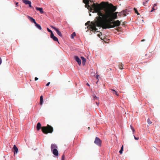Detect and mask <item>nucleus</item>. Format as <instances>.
Here are the masks:
<instances>
[{
	"label": "nucleus",
	"mask_w": 160,
	"mask_h": 160,
	"mask_svg": "<svg viewBox=\"0 0 160 160\" xmlns=\"http://www.w3.org/2000/svg\"><path fill=\"white\" fill-rule=\"evenodd\" d=\"M90 5L92 8V11H94L92 12L98 13V16L96 17L97 20L96 22L92 23V25L90 26L89 28L90 29H91L92 30H95L97 31V29L96 28V26L98 27L105 18V12L104 13L101 11L102 8V6H104L105 3L102 2L100 4L93 3L92 5L91 3Z\"/></svg>",
	"instance_id": "f257e3e1"
},
{
	"label": "nucleus",
	"mask_w": 160,
	"mask_h": 160,
	"mask_svg": "<svg viewBox=\"0 0 160 160\" xmlns=\"http://www.w3.org/2000/svg\"><path fill=\"white\" fill-rule=\"evenodd\" d=\"M117 8L116 6H114L112 4H108V5L104 10L105 12V19H110L111 21H112L113 19H115L117 18V14L118 12H114L116 10Z\"/></svg>",
	"instance_id": "f03ea898"
},
{
	"label": "nucleus",
	"mask_w": 160,
	"mask_h": 160,
	"mask_svg": "<svg viewBox=\"0 0 160 160\" xmlns=\"http://www.w3.org/2000/svg\"><path fill=\"white\" fill-rule=\"evenodd\" d=\"M114 20L113 19L111 21L110 19L109 18L104 19L98 27H99V29H100V27H102L103 29H106L119 26L120 25V22L118 20L114 21Z\"/></svg>",
	"instance_id": "7ed1b4c3"
},
{
	"label": "nucleus",
	"mask_w": 160,
	"mask_h": 160,
	"mask_svg": "<svg viewBox=\"0 0 160 160\" xmlns=\"http://www.w3.org/2000/svg\"><path fill=\"white\" fill-rule=\"evenodd\" d=\"M41 128L42 132L45 134L52 133L53 131V128L48 124L47 126L42 127Z\"/></svg>",
	"instance_id": "20e7f679"
},
{
	"label": "nucleus",
	"mask_w": 160,
	"mask_h": 160,
	"mask_svg": "<svg viewBox=\"0 0 160 160\" xmlns=\"http://www.w3.org/2000/svg\"><path fill=\"white\" fill-rule=\"evenodd\" d=\"M83 2L84 3L86 7L91 12H92V7L91 6L90 4L89 3V0H83Z\"/></svg>",
	"instance_id": "39448f33"
},
{
	"label": "nucleus",
	"mask_w": 160,
	"mask_h": 160,
	"mask_svg": "<svg viewBox=\"0 0 160 160\" xmlns=\"http://www.w3.org/2000/svg\"><path fill=\"white\" fill-rule=\"evenodd\" d=\"M94 142L97 145L100 147H101L102 144V141L98 138L97 137H96Z\"/></svg>",
	"instance_id": "423d86ee"
},
{
	"label": "nucleus",
	"mask_w": 160,
	"mask_h": 160,
	"mask_svg": "<svg viewBox=\"0 0 160 160\" xmlns=\"http://www.w3.org/2000/svg\"><path fill=\"white\" fill-rule=\"evenodd\" d=\"M51 27L54 29L56 32L57 34L60 37H62V35L61 32L59 31V29L58 28H55V27L51 26Z\"/></svg>",
	"instance_id": "0eeeda50"
},
{
	"label": "nucleus",
	"mask_w": 160,
	"mask_h": 160,
	"mask_svg": "<svg viewBox=\"0 0 160 160\" xmlns=\"http://www.w3.org/2000/svg\"><path fill=\"white\" fill-rule=\"evenodd\" d=\"M128 13H127L126 10H123L122 11L119 12L118 16L120 17H124L126 16L127 14Z\"/></svg>",
	"instance_id": "6e6552de"
},
{
	"label": "nucleus",
	"mask_w": 160,
	"mask_h": 160,
	"mask_svg": "<svg viewBox=\"0 0 160 160\" xmlns=\"http://www.w3.org/2000/svg\"><path fill=\"white\" fill-rule=\"evenodd\" d=\"M96 21L95 22H91V24H90V21H88V22L86 23V24H85V25H86L87 24H88V25H89V26H88V28H89V30H91V31H96V32H99V31H98V28H96L97 29V31H95V30H92V29H90V28H89L90 26V25H92V23H95V22H96Z\"/></svg>",
	"instance_id": "1a4fd4ad"
},
{
	"label": "nucleus",
	"mask_w": 160,
	"mask_h": 160,
	"mask_svg": "<svg viewBox=\"0 0 160 160\" xmlns=\"http://www.w3.org/2000/svg\"><path fill=\"white\" fill-rule=\"evenodd\" d=\"M96 21L95 22H91V24H90V21H88V22L86 23V24H85V25H86L87 24H88V25H89V26H88V28H89V30H91V31H96V32H99V31H98V28H96L97 29V31H95V30H92V29H90V28H89L90 26V25H92V23H95V22H96Z\"/></svg>",
	"instance_id": "9d476101"
},
{
	"label": "nucleus",
	"mask_w": 160,
	"mask_h": 160,
	"mask_svg": "<svg viewBox=\"0 0 160 160\" xmlns=\"http://www.w3.org/2000/svg\"><path fill=\"white\" fill-rule=\"evenodd\" d=\"M74 59L77 61L78 64L80 65L81 63V61L79 57L77 56H75L74 57Z\"/></svg>",
	"instance_id": "9b49d317"
},
{
	"label": "nucleus",
	"mask_w": 160,
	"mask_h": 160,
	"mask_svg": "<svg viewBox=\"0 0 160 160\" xmlns=\"http://www.w3.org/2000/svg\"><path fill=\"white\" fill-rule=\"evenodd\" d=\"M50 37L54 41H57L58 42V38L54 35L53 33H52V34H51Z\"/></svg>",
	"instance_id": "f8f14e48"
},
{
	"label": "nucleus",
	"mask_w": 160,
	"mask_h": 160,
	"mask_svg": "<svg viewBox=\"0 0 160 160\" xmlns=\"http://www.w3.org/2000/svg\"><path fill=\"white\" fill-rule=\"evenodd\" d=\"M51 151L54 155L56 156H58V151L57 149H54Z\"/></svg>",
	"instance_id": "ddd939ff"
},
{
	"label": "nucleus",
	"mask_w": 160,
	"mask_h": 160,
	"mask_svg": "<svg viewBox=\"0 0 160 160\" xmlns=\"http://www.w3.org/2000/svg\"><path fill=\"white\" fill-rule=\"evenodd\" d=\"M14 154H17L18 151V149L15 145H14L13 147Z\"/></svg>",
	"instance_id": "4468645a"
},
{
	"label": "nucleus",
	"mask_w": 160,
	"mask_h": 160,
	"mask_svg": "<svg viewBox=\"0 0 160 160\" xmlns=\"http://www.w3.org/2000/svg\"><path fill=\"white\" fill-rule=\"evenodd\" d=\"M27 17L28 19H29L31 22H33L34 24L36 22L35 19L33 18H32L31 17L28 15L27 16Z\"/></svg>",
	"instance_id": "2eb2a0df"
},
{
	"label": "nucleus",
	"mask_w": 160,
	"mask_h": 160,
	"mask_svg": "<svg viewBox=\"0 0 160 160\" xmlns=\"http://www.w3.org/2000/svg\"><path fill=\"white\" fill-rule=\"evenodd\" d=\"M36 9L38 11H39L41 13H43V9L42 8L36 7Z\"/></svg>",
	"instance_id": "dca6fc26"
},
{
	"label": "nucleus",
	"mask_w": 160,
	"mask_h": 160,
	"mask_svg": "<svg viewBox=\"0 0 160 160\" xmlns=\"http://www.w3.org/2000/svg\"><path fill=\"white\" fill-rule=\"evenodd\" d=\"M22 2L26 5H29L30 3H31L30 1L27 0H22Z\"/></svg>",
	"instance_id": "f3484780"
},
{
	"label": "nucleus",
	"mask_w": 160,
	"mask_h": 160,
	"mask_svg": "<svg viewBox=\"0 0 160 160\" xmlns=\"http://www.w3.org/2000/svg\"><path fill=\"white\" fill-rule=\"evenodd\" d=\"M51 150L54 149H57V145L55 144H52L51 145Z\"/></svg>",
	"instance_id": "a211bd4d"
},
{
	"label": "nucleus",
	"mask_w": 160,
	"mask_h": 160,
	"mask_svg": "<svg viewBox=\"0 0 160 160\" xmlns=\"http://www.w3.org/2000/svg\"><path fill=\"white\" fill-rule=\"evenodd\" d=\"M41 128V125L40 122H38L37 126V129L38 130H39Z\"/></svg>",
	"instance_id": "6ab92c4d"
},
{
	"label": "nucleus",
	"mask_w": 160,
	"mask_h": 160,
	"mask_svg": "<svg viewBox=\"0 0 160 160\" xmlns=\"http://www.w3.org/2000/svg\"><path fill=\"white\" fill-rule=\"evenodd\" d=\"M81 58L82 61V64L83 65H84L85 64V62H86V59L84 58L83 57H81Z\"/></svg>",
	"instance_id": "aec40b11"
},
{
	"label": "nucleus",
	"mask_w": 160,
	"mask_h": 160,
	"mask_svg": "<svg viewBox=\"0 0 160 160\" xmlns=\"http://www.w3.org/2000/svg\"><path fill=\"white\" fill-rule=\"evenodd\" d=\"M35 26L37 27V28H38V29L39 30H41L42 29V28L41 27V26L40 25L37 24L36 22L35 23Z\"/></svg>",
	"instance_id": "412c9836"
},
{
	"label": "nucleus",
	"mask_w": 160,
	"mask_h": 160,
	"mask_svg": "<svg viewBox=\"0 0 160 160\" xmlns=\"http://www.w3.org/2000/svg\"><path fill=\"white\" fill-rule=\"evenodd\" d=\"M43 102V98L42 96H41L40 97V104L42 105Z\"/></svg>",
	"instance_id": "4be33fe9"
},
{
	"label": "nucleus",
	"mask_w": 160,
	"mask_h": 160,
	"mask_svg": "<svg viewBox=\"0 0 160 160\" xmlns=\"http://www.w3.org/2000/svg\"><path fill=\"white\" fill-rule=\"evenodd\" d=\"M157 6V4H154L153 5V7L152 8V9L151 11V12H152L153 10H156L157 9V8H155V7H156Z\"/></svg>",
	"instance_id": "5701e85b"
},
{
	"label": "nucleus",
	"mask_w": 160,
	"mask_h": 160,
	"mask_svg": "<svg viewBox=\"0 0 160 160\" xmlns=\"http://www.w3.org/2000/svg\"><path fill=\"white\" fill-rule=\"evenodd\" d=\"M110 90L112 91L113 92V94H115L117 96H118L119 95L118 94L117 92H116L113 89H111Z\"/></svg>",
	"instance_id": "b1692460"
},
{
	"label": "nucleus",
	"mask_w": 160,
	"mask_h": 160,
	"mask_svg": "<svg viewBox=\"0 0 160 160\" xmlns=\"http://www.w3.org/2000/svg\"><path fill=\"white\" fill-rule=\"evenodd\" d=\"M123 150V145H122L121 148V150L119 151V152L120 154H121L122 153V151Z\"/></svg>",
	"instance_id": "393cba45"
},
{
	"label": "nucleus",
	"mask_w": 160,
	"mask_h": 160,
	"mask_svg": "<svg viewBox=\"0 0 160 160\" xmlns=\"http://www.w3.org/2000/svg\"><path fill=\"white\" fill-rule=\"evenodd\" d=\"M134 10L135 11V13H136L138 15H139L140 14L138 12V11L137 10V9L135 8H134Z\"/></svg>",
	"instance_id": "a878e982"
},
{
	"label": "nucleus",
	"mask_w": 160,
	"mask_h": 160,
	"mask_svg": "<svg viewBox=\"0 0 160 160\" xmlns=\"http://www.w3.org/2000/svg\"><path fill=\"white\" fill-rule=\"evenodd\" d=\"M121 65L119 66V68L120 69H123V65L122 63L121 64Z\"/></svg>",
	"instance_id": "bb28decb"
},
{
	"label": "nucleus",
	"mask_w": 160,
	"mask_h": 160,
	"mask_svg": "<svg viewBox=\"0 0 160 160\" xmlns=\"http://www.w3.org/2000/svg\"><path fill=\"white\" fill-rule=\"evenodd\" d=\"M148 123V124H150L152 123V122L149 119H148L147 120Z\"/></svg>",
	"instance_id": "cd10ccee"
},
{
	"label": "nucleus",
	"mask_w": 160,
	"mask_h": 160,
	"mask_svg": "<svg viewBox=\"0 0 160 160\" xmlns=\"http://www.w3.org/2000/svg\"><path fill=\"white\" fill-rule=\"evenodd\" d=\"M76 35V33L75 32H73L72 34V38H73Z\"/></svg>",
	"instance_id": "c85d7f7f"
},
{
	"label": "nucleus",
	"mask_w": 160,
	"mask_h": 160,
	"mask_svg": "<svg viewBox=\"0 0 160 160\" xmlns=\"http://www.w3.org/2000/svg\"><path fill=\"white\" fill-rule=\"evenodd\" d=\"M47 30L48 32L51 33V34H52V33H53L52 31L51 30H50V29H49L48 28H47Z\"/></svg>",
	"instance_id": "c756f323"
},
{
	"label": "nucleus",
	"mask_w": 160,
	"mask_h": 160,
	"mask_svg": "<svg viewBox=\"0 0 160 160\" xmlns=\"http://www.w3.org/2000/svg\"><path fill=\"white\" fill-rule=\"evenodd\" d=\"M65 158V156L64 154H63L62 157V160H64Z\"/></svg>",
	"instance_id": "7c9ffc66"
},
{
	"label": "nucleus",
	"mask_w": 160,
	"mask_h": 160,
	"mask_svg": "<svg viewBox=\"0 0 160 160\" xmlns=\"http://www.w3.org/2000/svg\"><path fill=\"white\" fill-rule=\"evenodd\" d=\"M148 0H147L146 2H143V4L144 6H146V3H147L148 2Z\"/></svg>",
	"instance_id": "2f4dec72"
},
{
	"label": "nucleus",
	"mask_w": 160,
	"mask_h": 160,
	"mask_svg": "<svg viewBox=\"0 0 160 160\" xmlns=\"http://www.w3.org/2000/svg\"><path fill=\"white\" fill-rule=\"evenodd\" d=\"M93 98H94V99H98V97H97L96 96H93Z\"/></svg>",
	"instance_id": "473e14b6"
},
{
	"label": "nucleus",
	"mask_w": 160,
	"mask_h": 160,
	"mask_svg": "<svg viewBox=\"0 0 160 160\" xmlns=\"http://www.w3.org/2000/svg\"><path fill=\"white\" fill-rule=\"evenodd\" d=\"M134 139L135 140H138L139 139L138 137V138L136 137L134 135Z\"/></svg>",
	"instance_id": "72a5a7b5"
},
{
	"label": "nucleus",
	"mask_w": 160,
	"mask_h": 160,
	"mask_svg": "<svg viewBox=\"0 0 160 160\" xmlns=\"http://www.w3.org/2000/svg\"><path fill=\"white\" fill-rule=\"evenodd\" d=\"M2 62V58L0 57V65Z\"/></svg>",
	"instance_id": "f704fd0d"
},
{
	"label": "nucleus",
	"mask_w": 160,
	"mask_h": 160,
	"mask_svg": "<svg viewBox=\"0 0 160 160\" xmlns=\"http://www.w3.org/2000/svg\"><path fill=\"white\" fill-rule=\"evenodd\" d=\"M102 35V33L101 32H100L98 35V36L99 37H100V35Z\"/></svg>",
	"instance_id": "c9c22d12"
},
{
	"label": "nucleus",
	"mask_w": 160,
	"mask_h": 160,
	"mask_svg": "<svg viewBox=\"0 0 160 160\" xmlns=\"http://www.w3.org/2000/svg\"><path fill=\"white\" fill-rule=\"evenodd\" d=\"M50 82H48V83H47V84H46V85L47 86H49V84H50Z\"/></svg>",
	"instance_id": "e433bc0d"
},
{
	"label": "nucleus",
	"mask_w": 160,
	"mask_h": 160,
	"mask_svg": "<svg viewBox=\"0 0 160 160\" xmlns=\"http://www.w3.org/2000/svg\"><path fill=\"white\" fill-rule=\"evenodd\" d=\"M31 3H30V4H29V7L30 8H32V6H31Z\"/></svg>",
	"instance_id": "4c0bfd02"
},
{
	"label": "nucleus",
	"mask_w": 160,
	"mask_h": 160,
	"mask_svg": "<svg viewBox=\"0 0 160 160\" xmlns=\"http://www.w3.org/2000/svg\"><path fill=\"white\" fill-rule=\"evenodd\" d=\"M15 4L16 5V6L17 7L18 6V2H15Z\"/></svg>",
	"instance_id": "58836bf2"
},
{
	"label": "nucleus",
	"mask_w": 160,
	"mask_h": 160,
	"mask_svg": "<svg viewBox=\"0 0 160 160\" xmlns=\"http://www.w3.org/2000/svg\"><path fill=\"white\" fill-rule=\"evenodd\" d=\"M38 78H37V77H35V81H37V80H38Z\"/></svg>",
	"instance_id": "ea45409f"
},
{
	"label": "nucleus",
	"mask_w": 160,
	"mask_h": 160,
	"mask_svg": "<svg viewBox=\"0 0 160 160\" xmlns=\"http://www.w3.org/2000/svg\"><path fill=\"white\" fill-rule=\"evenodd\" d=\"M130 128L131 129H134L132 127V125L130 126Z\"/></svg>",
	"instance_id": "a19ab883"
},
{
	"label": "nucleus",
	"mask_w": 160,
	"mask_h": 160,
	"mask_svg": "<svg viewBox=\"0 0 160 160\" xmlns=\"http://www.w3.org/2000/svg\"><path fill=\"white\" fill-rule=\"evenodd\" d=\"M132 132H133V133L135 132V129H134V128L133 129H132Z\"/></svg>",
	"instance_id": "79ce46f5"
},
{
	"label": "nucleus",
	"mask_w": 160,
	"mask_h": 160,
	"mask_svg": "<svg viewBox=\"0 0 160 160\" xmlns=\"http://www.w3.org/2000/svg\"><path fill=\"white\" fill-rule=\"evenodd\" d=\"M87 85L88 86H89V84L88 83H87Z\"/></svg>",
	"instance_id": "37998d69"
},
{
	"label": "nucleus",
	"mask_w": 160,
	"mask_h": 160,
	"mask_svg": "<svg viewBox=\"0 0 160 160\" xmlns=\"http://www.w3.org/2000/svg\"><path fill=\"white\" fill-rule=\"evenodd\" d=\"M96 104L97 105H98V104H99V103H98L97 102H96Z\"/></svg>",
	"instance_id": "c03bdc74"
},
{
	"label": "nucleus",
	"mask_w": 160,
	"mask_h": 160,
	"mask_svg": "<svg viewBox=\"0 0 160 160\" xmlns=\"http://www.w3.org/2000/svg\"><path fill=\"white\" fill-rule=\"evenodd\" d=\"M145 41V40H144V39H143V40H141V41H142V42H143V41Z\"/></svg>",
	"instance_id": "a18cd8bd"
},
{
	"label": "nucleus",
	"mask_w": 160,
	"mask_h": 160,
	"mask_svg": "<svg viewBox=\"0 0 160 160\" xmlns=\"http://www.w3.org/2000/svg\"><path fill=\"white\" fill-rule=\"evenodd\" d=\"M88 129L89 130H90V128L89 127H88Z\"/></svg>",
	"instance_id": "49530a36"
},
{
	"label": "nucleus",
	"mask_w": 160,
	"mask_h": 160,
	"mask_svg": "<svg viewBox=\"0 0 160 160\" xmlns=\"http://www.w3.org/2000/svg\"><path fill=\"white\" fill-rule=\"evenodd\" d=\"M98 76H97V79H98Z\"/></svg>",
	"instance_id": "de8ad7c7"
},
{
	"label": "nucleus",
	"mask_w": 160,
	"mask_h": 160,
	"mask_svg": "<svg viewBox=\"0 0 160 160\" xmlns=\"http://www.w3.org/2000/svg\"><path fill=\"white\" fill-rule=\"evenodd\" d=\"M98 82V81L97 82H96V83L97 84Z\"/></svg>",
	"instance_id": "09e8293b"
},
{
	"label": "nucleus",
	"mask_w": 160,
	"mask_h": 160,
	"mask_svg": "<svg viewBox=\"0 0 160 160\" xmlns=\"http://www.w3.org/2000/svg\"><path fill=\"white\" fill-rule=\"evenodd\" d=\"M90 1L92 2V1H90Z\"/></svg>",
	"instance_id": "8fccbe9b"
}]
</instances>
